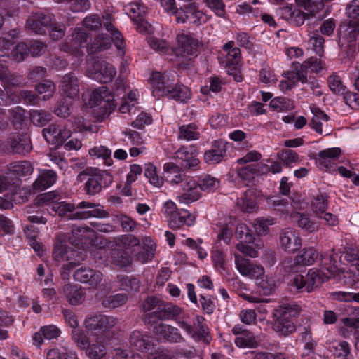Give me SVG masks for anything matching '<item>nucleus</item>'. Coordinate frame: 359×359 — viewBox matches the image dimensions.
Masks as SVG:
<instances>
[{
    "label": "nucleus",
    "instance_id": "1",
    "mask_svg": "<svg viewBox=\"0 0 359 359\" xmlns=\"http://www.w3.org/2000/svg\"><path fill=\"white\" fill-rule=\"evenodd\" d=\"M79 182L84 183V191L88 196L100 194L104 187L112 182L111 176L106 171L97 168H87L77 176Z\"/></svg>",
    "mask_w": 359,
    "mask_h": 359
},
{
    "label": "nucleus",
    "instance_id": "2",
    "mask_svg": "<svg viewBox=\"0 0 359 359\" xmlns=\"http://www.w3.org/2000/svg\"><path fill=\"white\" fill-rule=\"evenodd\" d=\"M116 324V318L102 314L88 316L83 322L84 327L90 332L91 338L97 341L109 339V330Z\"/></svg>",
    "mask_w": 359,
    "mask_h": 359
},
{
    "label": "nucleus",
    "instance_id": "3",
    "mask_svg": "<svg viewBox=\"0 0 359 359\" xmlns=\"http://www.w3.org/2000/svg\"><path fill=\"white\" fill-rule=\"evenodd\" d=\"M177 41L175 55L177 64L182 69H188L191 65L190 61L198 55L200 43L197 39L184 34L177 35Z\"/></svg>",
    "mask_w": 359,
    "mask_h": 359
},
{
    "label": "nucleus",
    "instance_id": "4",
    "mask_svg": "<svg viewBox=\"0 0 359 359\" xmlns=\"http://www.w3.org/2000/svg\"><path fill=\"white\" fill-rule=\"evenodd\" d=\"M116 74L115 67L103 60H92L88 62L86 69L88 77L101 83H107Z\"/></svg>",
    "mask_w": 359,
    "mask_h": 359
},
{
    "label": "nucleus",
    "instance_id": "5",
    "mask_svg": "<svg viewBox=\"0 0 359 359\" xmlns=\"http://www.w3.org/2000/svg\"><path fill=\"white\" fill-rule=\"evenodd\" d=\"M180 6L179 11H175L176 20L178 23H190L198 26L207 20L205 14L199 9L195 2L185 1Z\"/></svg>",
    "mask_w": 359,
    "mask_h": 359
},
{
    "label": "nucleus",
    "instance_id": "6",
    "mask_svg": "<svg viewBox=\"0 0 359 359\" xmlns=\"http://www.w3.org/2000/svg\"><path fill=\"white\" fill-rule=\"evenodd\" d=\"M177 323L192 338L201 339L207 334L205 319L201 316H196L191 320L188 314L183 313Z\"/></svg>",
    "mask_w": 359,
    "mask_h": 359
},
{
    "label": "nucleus",
    "instance_id": "7",
    "mask_svg": "<svg viewBox=\"0 0 359 359\" xmlns=\"http://www.w3.org/2000/svg\"><path fill=\"white\" fill-rule=\"evenodd\" d=\"M53 17L43 12L32 13L27 19L25 28L30 32L43 35L52 25Z\"/></svg>",
    "mask_w": 359,
    "mask_h": 359
},
{
    "label": "nucleus",
    "instance_id": "8",
    "mask_svg": "<svg viewBox=\"0 0 359 359\" xmlns=\"http://www.w3.org/2000/svg\"><path fill=\"white\" fill-rule=\"evenodd\" d=\"M325 278L324 276L320 275L318 270L311 269L306 276L296 275L292 283L298 290L310 292L318 287Z\"/></svg>",
    "mask_w": 359,
    "mask_h": 359
},
{
    "label": "nucleus",
    "instance_id": "9",
    "mask_svg": "<svg viewBox=\"0 0 359 359\" xmlns=\"http://www.w3.org/2000/svg\"><path fill=\"white\" fill-rule=\"evenodd\" d=\"M279 240L281 248L286 252L294 253L302 247V239L299 234L290 228L281 231Z\"/></svg>",
    "mask_w": 359,
    "mask_h": 359
},
{
    "label": "nucleus",
    "instance_id": "10",
    "mask_svg": "<svg viewBox=\"0 0 359 359\" xmlns=\"http://www.w3.org/2000/svg\"><path fill=\"white\" fill-rule=\"evenodd\" d=\"M75 280L86 283L91 287L96 288L103 279L102 273L88 266H81L74 273Z\"/></svg>",
    "mask_w": 359,
    "mask_h": 359
},
{
    "label": "nucleus",
    "instance_id": "11",
    "mask_svg": "<svg viewBox=\"0 0 359 359\" xmlns=\"http://www.w3.org/2000/svg\"><path fill=\"white\" fill-rule=\"evenodd\" d=\"M43 135L48 143L59 146L71 137L72 132L66 126L60 128L52 124L43 130Z\"/></svg>",
    "mask_w": 359,
    "mask_h": 359
},
{
    "label": "nucleus",
    "instance_id": "12",
    "mask_svg": "<svg viewBox=\"0 0 359 359\" xmlns=\"http://www.w3.org/2000/svg\"><path fill=\"white\" fill-rule=\"evenodd\" d=\"M7 144L13 153L19 154H25L32 149L30 137L27 133L12 135Z\"/></svg>",
    "mask_w": 359,
    "mask_h": 359
},
{
    "label": "nucleus",
    "instance_id": "13",
    "mask_svg": "<svg viewBox=\"0 0 359 359\" xmlns=\"http://www.w3.org/2000/svg\"><path fill=\"white\" fill-rule=\"evenodd\" d=\"M79 85L78 76L74 73L69 72L62 78L59 88L63 95L74 99L79 95Z\"/></svg>",
    "mask_w": 359,
    "mask_h": 359
},
{
    "label": "nucleus",
    "instance_id": "14",
    "mask_svg": "<svg viewBox=\"0 0 359 359\" xmlns=\"http://www.w3.org/2000/svg\"><path fill=\"white\" fill-rule=\"evenodd\" d=\"M235 264L239 273L244 276L255 278L263 273V267L256 265L238 254H234Z\"/></svg>",
    "mask_w": 359,
    "mask_h": 359
},
{
    "label": "nucleus",
    "instance_id": "15",
    "mask_svg": "<svg viewBox=\"0 0 359 359\" xmlns=\"http://www.w3.org/2000/svg\"><path fill=\"white\" fill-rule=\"evenodd\" d=\"M334 255L335 249L332 248L329 253L322 256L320 271H322L325 279L338 276L341 272V269L336 265Z\"/></svg>",
    "mask_w": 359,
    "mask_h": 359
},
{
    "label": "nucleus",
    "instance_id": "16",
    "mask_svg": "<svg viewBox=\"0 0 359 359\" xmlns=\"http://www.w3.org/2000/svg\"><path fill=\"white\" fill-rule=\"evenodd\" d=\"M182 310L177 305L171 303L163 304L159 307V310L151 313L149 316L150 318L158 320L176 319L177 316L182 314Z\"/></svg>",
    "mask_w": 359,
    "mask_h": 359
},
{
    "label": "nucleus",
    "instance_id": "17",
    "mask_svg": "<svg viewBox=\"0 0 359 359\" xmlns=\"http://www.w3.org/2000/svg\"><path fill=\"white\" fill-rule=\"evenodd\" d=\"M130 346L140 351H149L153 349V339L137 330L133 331L129 337Z\"/></svg>",
    "mask_w": 359,
    "mask_h": 359
},
{
    "label": "nucleus",
    "instance_id": "18",
    "mask_svg": "<svg viewBox=\"0 0 359 359\" xmlns=\"http://www.w3.org/2000/svg\"><path fill=\"white\" fill-rule=\"evenodd\" d=\"M196 220V217L188 210L182 209L168 219V226L172 229H178L184 226H191Z\"/></svg>",
    "mask_w": 359,
    "mask_h": 359
},
{
    "label": "nucleus",
    "instance_id": "19",
    "mask_svg": "<svg viewBox=\"0 0 359 359\" xmlns=\"http://www.w3.org/2000/svg\"><path fill=\"white\" fill-rule=\"evenodd\" d=\"M142 243V250L137 252L133 250V255L135 260L144 264L154 257L156 245L149 237H144Z\"/></svg>",
    "mask_w": 359,
    "mask_h": 359
},
{
    "label": "nucleus",
    "instance_id": "20",
    "mask_svg": "<svg viewBox=\"0 0 359 359\" xmlns=\"http://www.w3.org/2000/svg\"><path fill=\"white\" fill-rule=\"evenodd\" d=\"M183 194L179 196L180 202L188 204L201 198L200 187L193 180H189L182 184Z\"/></svg>",
    "mask_w": 359,
    "mask_h": 359
},
{
    "label": "nucleus",
    "instance_id": "21",
    "mask_svg": "<svg viewBox=\"0 0 359 359\" xmlns=\"http://www.w3.org/2000/svg\"><path fill=\"white\" fill-rule=\"evenodd\" d=\"M90 102L94 105H101L103 108L111 109L115 106L114 104V95L109 92L105 86H102L93 92Z\"/></svg>",
    "mask_w": 359,
    "mask_h": 359
},
{
    "label": "nucleus",
    "instance_id": "22",
    "mask_svg": "<svg viewBox=\"0 0 359 359\" xmlns=\"http://www.w3.org/2000/svg\"><path fill=\"white\" fill-rule=\"evenodd\" d=\"M62 292L72 305H79L85 299V292L81 286L67 284L62 288Z\"/></svg>",
    "mask_w": 359,
    "mask_h": 359
},
{
    "label": "nucleus",
    "instance_id": "23",
    "mask_svg": "<svg viewBox=\"0 0 359 359\" xmlns=\"http://www.w3.org/2000/svg\"><path fill=\"white\" fill-rule=\"evenodd\" d=\"M313 116L311 119L310 126L319 134L325 133L326 135L330 134V129L328 125L329 117L323 111L319 109L312 110Z\"/></svg>",
    "mask_w": 359,
    "mask_h": 359
},
{
    "label": "nucleus",
    "instance_id": "24",
    "mask_svg": "<svg viewBox=\"0 0 359 359\" xmlns=\"http://www.w3.org/2000/svg\"><path fill=\"white\" fill-rule=\"evenodd\" d=\"M226 151V144L222 140H216L213 142L212 149L204 154V159L208 163H218L225 156Z\"/></svg>",
    "mask_w": 359,
    "mask_h": 359
},
{
    "label": "nucleus",
    "instance_id": "25",
    "mask_svg": "<svg viewBox=\"0 0 359 359\" xmlns=\"http://www.w3.org/2000/svg\"><path fill=\"white\" fill-rule=\"evenodd\" d=\"M154 332L156 334L171 342H179L183 340L178 329L170 325L161 323L154 327Z\"/></svg>",
    "mask_w": 359,
    "mask_h": 359
},
{
    "label": "nucleus",
    "instance_id": "26",
    "mask_svg": "<svg viewBox=\"0 0 359 359\" xmlns=\"http://www.w3.org/2000/svg\"><path fill=\"white\" fill-rule=\"evenodd\" d=\"M57 180V175L52 170H45L41 172L33 184L36 191H43L52 186Z\"/></svg>",
    "mask_w": 359,
    "mask_h": 359
},
{
    "label": "nucleus",
    "instance_id": "27",
    "mask_svg": "<svg viewBox=\"0 0 359 359\" xmlns=\"http://www.w3.org/2000/svg\"><path fill=\"white\" fill-rule=\"evenodd\" d=\"M67 240H70L65 234H58L56 237V241L55 243V249L53 251V257L55 260L58 262H64L66 261L67 257V253H69V250L70 248L67 247L65 243Z\"/></svg>",
    "mask_w": 359,
    "mask_h": 359
},
{
    "label": "nucleus",
    "instance_id": "28",
    "mask_svg": "<svg viewBox=\"0 0 359 359\" xmlns=\"http://www.w3.org/2000/svg\"><path fill=\"white\" fill-rule=\"evenodd\" d=\"M269 168L264 163H255L243 167L237 171L238 175L243 180H252L256 174H264Z\"/></svg>",
    "mask_w": 359,
    "mask_h": 359
},
{
    "label": "nucleus",
    "instance_id": "29",
    "mask_svg": "<svg viewBox=\"0 0 359 359\" xmlns=\"http://www.w3.org/2000/svg\"><path fill=\"white\" fill-rule=\"evenodd\" d=\"M91 339L92 341L85 350L86 354L90 359H102L107 353L105 344L109 339H104L102 341Z\"/></svg>",
    "mask_w": 359,
    "mask_h": 359
},
{
    "label": "nucleus",
    "instance_id": "30",
    "mask_svg": "<svg viewBox=\"0 0 359 359\" xmlns=\"http://www.w3.org/2000/svg\"><path fill=\"white\" fill-rule=\"evenodd\" d=\"M257 285L262 290L265 295L271 294L277 287V280L272 276L265 275L264 270L263 273L255 277Z\"/></svg>",
    "mask_w": 359,
    "mask_h": 359
},
{
    "label": "nucleus",
    "instance_id": "31",
    "mask_svg": "<svg viewBox=\"0 0 359 359\" xmlns=\"http://www.w3.org/2000/svg\"><path fill=\"white\" fill-rule=\"evenodd\" d=\"M292 222L295 223L299 228L308 233H313L318 229V225L312 222L310 218L299 212H294L291 215Z\"/></svg>",
    "mask_w": 359,
    "mask_h": 359
},
{
    "label": "nucleus",
    "instance_id": "32",
    "mask_svg": "<svg viewBox=\"0 0 359 359\" xmlns=\"http://www.w3.org/2000/svg\"><path fill=\"white\" fill-rule=\"evenodd\" d=\"M150 81L153 88V95L159 98L163 96H167L169 90L165 86L164 79L161 73L156 72L151 74Z\"/></svg>",
    "mask_w": 359,
    "mask_h": 359
},
{
    "label": "nucleus",
    "instance_id": "33",
    "mask_svg": "<svg viewBox=\"0 0 359 359\" xmlns=\"http://www.w3.org/2000/svg\"><path fill=\"white\" fill-rule=\"evenodd\" d=\"M111 262L115 266L124 268L132 264L133 257L123 249L114 250L111 252Z\"/></svg>",
    "mask_w": 359,
    "mask_h": 359
},
{
    "label": "nucleus",
    "instance_id": "34",
    "mask_svg": "<svg viewBox=\"0 0 359 359\" xmlns=\"http://www.w3.org/2000/svg\"><path fill=\"white\" fill-rule=\"evenodd\" d=\"M299 312L300 309L299 306L285 304L278 306L275 310L274 317L276 319L283 320H293L292 319L297 317L299 314Z\"/></svg>",
    "mask_w": 359,
    "mask_h": 359
},
{
    "label": "nucleus",
    "instance_id": "35",
    "mask_svg": "<svg viewBox=\"0 0 359 359\" xmlns=\"http://www.w3.org/2000/svg\"><path fill=\"white\" fill-rule=\"evenodd\" d=\"M181 166L179 167L173 163H167L164 165V175L166 180L172 184L183 182Z\"/></svg>",
    "mask_w": 359,
    "mask_h": 359
},
{
    "label": "nucleus",
    "instance_id": "36",
    "mask_svg": "<svg viewBox=\"0 0 359 359\" xmlns=\"http://www.w3.org/2000/svg\"><path fill=\"white\" fill-rule=\"evenodd\" d=\"M25 114V110L19 106L13 107L9 110L8 119L15 129H22L26 123L27 116Z\"/></svg>",
    "mask_w": 359,
    "mask_h": 359
},
{
    "label": "nucleus",
    "instance_id": "37",
    "mask_svg": "<svg viewBox=\"0 0 359 359\" xmlns=\"http://www.w3.org/2000/svg\"><path fill=\"white\" fill-rule=\"evenodd\" d=\"M318 254L313 248L303 249L294 258L297 265H311L318 258Z\"/></svg>",
    "mask_w": 359,
    "mask_h": 359
},
{
    "label": "nucleus",
    "instance_id": "38",
    "mask_svg": "<svg viewBox=\"0 0 359 359\" xmlns=\"http://www.w3.org/2000/svg\"><path fill=\"white\" fill-rule=\"evenodd\" d=\"M223 50L226 53L225 60L222 61V63H232V65H238L240 56L241 51L240 49L237 47H234L233 41H229L223 46Z\"/></svg>",
    "mask_w": 359,
    "mask_h": 359
},
{
    "label": "nucleus",
    "instance_id": "39",
    "mask_svg": "<svg viewBox=\"0 0 359 359\" xmlns=\"http://www.w3.org/2000/svg\"><path fill=\"white\" fill-rule=\"evenodd\" d=\"M326 345L327 348L339 359H345L350 353V348L346 341H330L326 342Z\"/></svg>",
    "mask_w": 359,
    "mask_h": 359
},
{
    "label": "nucleus",
    "instance_id": "40",
    "mask_svg": "<svg viewBox=\"0 0 359 359\" xmlns=\"http://www.w3.org/2000/svg\"><path fill=\"white\" fill-rule=\"evenodd\" d=\"M167 97L180 102H187L191 97L190 90L184 85H177L168 90Z\"/></svg>",
    "mask_w": 359,
    "mask_h": 359
},
{
    "label": "nucleus",
    "instance_id": "41",
    "mask_svg": "<svg viewBox=\"0 0 359 359\" xmlns=\"http://www.w3.org/2000/svg\"><path fill=\"white\" fill-rule=\"evenodd\" d=\"M67 254L66 262H68V263L64 264L62 269L68 271L79 264L86 257V253L83 250H78L70 248Z\"/></svg>",
    "mask_w": 359,
    "mask_h": 359
},
{
    "label": "nucleus",
    "instance_id": "42",
    "mask_svg": "<svg viewBox=\"0 0 359 359\" xmlns=\"http://www.w3.org/2000/svg\"><path fill=\"white\" fill-rule=\"evenodd\" d=\"M72 338L76 346L81 350H86L92 341L90 332L86 334L83 330L75 329L72 332Z\"/></svg>",
    "mask_w": 359,
    "mask_h": 359
},
{
    "label": "nucleus",
    "instance_id": "43",
    "mask_svg": "<svg viewBox=\"0 0 359 359\" xmlns=\"http://www.w3.org/2000/svg\"><path fill=\"white\" fill-rule=\"evenodd\" d=\"M306 65H297L294 67V71L287 72L285 74V77L288 81L293 86H295L297 81H300L302 83L307 82L306 72H305Z\"/></svg>",
    "mask_w": 359,
    "mask_h": 359
},
{
    "label": "nucleus",
    "instance_id": "44",
    "mask_svg": "<svg viewBox=\"0 0 359 359\" xmlns=\"http://www.w3.org/2000/svg\"><path fill=\"white\" fill-rule=\"evenodd\" d=\"M108 216V213L101 208H94L83 211H77L69 215V219H85L91 217L104 218Z\"/></svg>",
    "mask_w": 359,
    "mask_h": 359
},
{
    "label": "nucleus",
    "instance_id": "45",
    "mask_svg": "<svg viewBox=\"0 0 359 359\" xmlns=\"http://www.w3.org/2000/svg\"><path fill=\"white\" fill-rule=\"evenodd\" d=\"M111 18V16L109 14H107L106 16H104V26L114 37V43L117 48L122 49L123 47V36L121 33L112 25Z\"/></svg>",
    "mask_w": 359,
    "mask_h": 359
},
{
    "label": "nucleus",
    "instance_id": "46",
    "mask_svg": "<svg viewBox=\"0 0 359 359\" xmlns=\"http://www.w3.org/2000/svg\"><path fill=\"white\" fill-rule=\"evenodd\" d=\"M113 243L116 246H120L126 248L139 246L140 241L133 234H124L113 238Z\"/></svg>",
    "mask_w": 359,
    "mask_h": 359
},
{
    "label": "nucleus",
    "instance_id": "47",
    "mask_svg": "<svg viewBox=\"0 0 359 359\" xmlns=\"http://www.w3.org/2000/svg\"><path fill=\"white\" fill-rule=\"evenodd\" d=\"M273 330L283 336H287L296 330V326L293 320L275 319Z\"/></svg>",
    "mask_w": 359,
    "mask_h": 359
},
{
    "label": "nucleus",
    "instance_id": "48",
    "mask_svg": "<svg viewBox=\"0 0 359 359\" xmlns=\"http://www.w3.org/2000/svg\"><path fill=\"white\" fill-rule=\"evenodd\" d=\"M237 205L242 211L252 212L256 206L253 191L251 190L245 191L244 196L238 201Z\"/></svg>",
    "mask_w": 359,
    "mask_h": 359
},
{
    "label": "nucleus",
    "instance_id": "49",
    "mask_svg": "<svg viewBox=\"0 0 359 359\" xmlns=\"http://www.w3.org/2000/svg\"><path fill=\"white\" fill-rule=\"evenodd\" d=\"M29 117L31 121L39 126H44L51 120V114L43 109H31Z\"/></svg>",
    "mask_w": 359,
    "mask_h": 359
},
{
    "label": "nucleus",
    "instance_id": "50",
    "mask_svg": "<svg viewBox=\"0 0 359 359\" xmlns=\"http://www.w3.org/2000/svg\"><path fill=\"white\" fill-rule=\"evenodd\" d=\"M88 34L84 29L76 28L72 35L71 46L74 48L84 47L88 43Z\"/></svg>",
    "mask_w": 359,
    "mask_h": 359
},
{
    "label": "nucleus",
    "instance_id": "51",
    "mask_svg": "<svg viewBox=\"0 0 359 359\" xmlns=\"http://www.w3.org/2000/svg\"><path fill=\"white\" fill-rule=\"evenodd\" d=\"M235 343L241 348H253L257 346V341L254 335L247 331H243L240 336L237 337Z\"/></svg>",
    "mask_w": 359,
    "mask_h": 359
},
{
    "label": "nucleus",
    "instance_id": "52",
    "mask_svg": "<svg viewBox=\"0 0 359 359\" xmlns=\"http://www.w3.org/2000/svg\"><path fill=\"white\" fill-rule=\"evenodd\" d=\"M35 89L39 94H45L43 99L47 100L53 96L56 88L52 81L43 80L35 86Z\"/></svg>",
    "mask_w": 359,
    "mask_h": 359
},
{
    "label": "nucleus",
    "instance_id": "53",
    "mask_svg": "<svg viewBox=\"0 0 359 359\" xmlns=\"http://www.w3.org/2000/svg\"><path fill=\"white\" fill-rule=\"evenodd\" d=\"M296 2L308 11L311 16H314L324 7L323 0H296Z\"/></svg>",
    "mask_w": 359,
    "mask_h": 359
},
{
    "label": "nucleus",
    "instance_id": "54",
    "mask_svg": "<svg viewBox=\"0 0 359 359\" xmlns=\"http://www.w3.org/2000/svg\"><path fill=\"white\" fill-rule=\"evenodd\" d=\"M200 134L194 124L182 126L180 128L178 137L187 141L195 140L199 138Z\"/></svg>",
    "mask_w": 359,
    "mask_h": 359
},
{
    "label": "nucleus",
    "instance_id": "55",
    "mask_svg": "<svg viewBox=\"0 0 359 359\" xmlns=\"http://www.w3.org/2000/svg\"><path fill=\"white\" fill-rule=\"evenodd\" d=\"M49 207L52 212L57 214L61 217L66 216L67 213L73 212L75 209L73 204L57 201L50 203Z\"/></svg>",
    "mask_w": 359,
    "mask_h": 359
},
{
    "label": "nucleus",
    "instance_id": "56",
    "mask_svg": "<svg viewBox=\"0 0 359 359\" xmlns=\"http://www.w3.org/2000/svg\"><path fill=\"white\" fill-rule=\"evenodd\" d=\"M128 300V297L124 294H117L104 298L102 304L105 308L114 309L123 305Z\"/></svg>",
    "mask_w": 359,
    "mask_h": 359
},
{
    "label": "nucleus",
    "instance_id": "57",
    "mask_svg": "<svg viewBox=\"0 0 359 359\" xmlns=\"http://www.w3.org/2000/svg\"><path fill=\"white\" fill-rule=\"evenodd\" d=\"M71 232L74 237L79 240L92 239L95 236V231L88 226H73Z\"/></svg>",
    "mask_w": 359,
    "mask_h": 359
},
{
    "label": "nucleus",
    "instance_id": "58",
    "mask_svg": "<svg viewBox=\"0 0 359 359\" xmlns=\"http://www.w3.org/2000/svg\"><path fill=\"white\" fill-rule=\"evenodd\" d=\"M9 170L18 175H27L32 172L33 168L29 161H24L11 164Z\"/></svg>",
    "mask_w": 359,
    "mask_h": 359
},
{
    "label": "nucleus",
    "instance_id": "59",
    "mask_svg": "<svg viewBox=\"0 0 359 359\" xmlns=\"http://www.w3.org/2000/svg\"><path fill=\"white\" fill-rule=\"evenodd\" d=\"M236 236L238 239L241 240V243L244 242L250 243L253 241L254 237L251 231L248 229L246 224L241 223L238 224L236 229Z\"/></svg>",
    "mask_w": 359,
    "mask_h": 359
},
{
    "label": "nucleus",
    "instance_id": "60",
    "mask_svg": "<svg viewBox=\"0 0 359 359\" xmlns=\"http://www.w3.org/2000/svg\"><path fill=\"white\" fill-rule=\"evenodd\" d=\"M128 12L132 20H140L147 13V8L138 2L130 3L128 6Z\"/></svg>",
    "mask_w": 359,
    "mask_h": 359
},
{
    "label": "nucleus",
    "instance_id": "61",
    "mask_svg": "<svg viewBox=\"0 0 359 359\" xmlns=\"http://www.w3.org/2000/svg\"><path fill=\"white\" fill-rule=\"evenodd\" d=\"M355 86L358 90L357 93L348 91L344 94L345 102L352 109H357L359 107V76L355 79Z\"/></svg>",
    "mask_w": 359,
    "mask_h": 359
},
{
    "label": "nucleus",
    "instance_id": "62",
    "mask_svg": "<svg viewBox=\"0 0 359 359\" xmlns=\"http://www.w3.org/2000/svg\"><path fill=\"white\" fill-rule=\"evenodd\" d=\"M274 224V219L271 217L258 218L255 221L254 227L259 235H266L269 232V226Z\"/></svg>",
    "mask_w": 359,
    "mask_h": 359
},
{
    "label": "nucleus",
    "instance_id": "63",
    "mask_svg": "<svg viewBox=\"0 0 359 359\" xmlns=\"http://www.w3.org/2000/svg\"><path fill=\"white\" fill-rule=\"evenodd\" d=\"M5 88L11 87H19L23 82V78L22 76L12 73L9 71L1 79Z\"/></svg>",
    "mask_w": 359,
    "mask_h": 359
},
{
    "label": "nucleus",
    "instance_id": "64",
    "mask_svg": "<svg viewBox=\"0 0 359 359\" xmlns=\"http://www.w3.org/2000/svg\"><path fill=\"white\" fill-rule=\"evenodd\" d=\"M327 208V199L322 195L318 196L312 202V208L314 214L318 218L323 217Z\"/></svg>",
    "mask_w": 359,
    "mask_h": 359
}]
</instances>
